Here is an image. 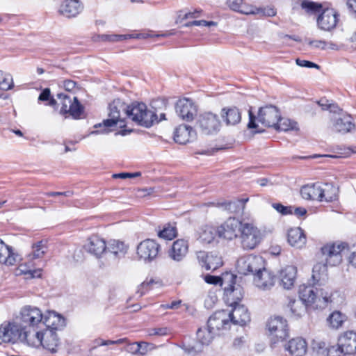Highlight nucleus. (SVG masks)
<instances>
[{
	"instance_id": "f257e3e1",
	"label": "nucleus",
	"mask_w": 356,
	"mask_h": 356,
	"mask_svg": "<svg viewBox=\"0 0 356 356\" xmlns=\"http://www.w3.org/2000/svg\"><path fill=\"white\" fill-rule=\"evenodd\" d=\"M108 118L103 121V125L107 129L127 127V120H131L134 124L146 128L151 127L156 120L154 112L147 109L142 102H134L127 104L120 99H115L108 105Z\"/></svg>"
},
{
	"instance_id": "f03ea898",
	"label": "nucleus",
	"mask_w": 356,
	"mask_h": 356,
	"mask_svg": "<svg viewBox=\"0 0 356 356\" xmlns=\"http://www.w3.org/2000/svg\"><path fill=\"white\" fill-rule=\"evenodd\" d=\"M298 292L300 300H290L288 304L292 315L297 318L305 314L307 307L321 309L332 302V293L327 287L318 289L302 284L300 286Z\"/></svg>"
},
{
	"instance_id": "7ed1b4c3",
	"label": "nucleus",
	"mask_w": 356,
	"mask_h": 356,
	"mask_svg": "<svg viewBox=\"0 0 356 356\" xmlns=\"http://www.w3.org/2000/svg\"><path fill=\"white\" fill-rule=\"evenodd\" d=\"M231 284L227 287H225V293L228 297V300L232 299L233 302L230 305L233 307L232 311L229 313V322L234 325H245L250 321V314L248 309L238 303L243 298L240 288H235L234 286L236 276L232 274L228 275Z\"/></svg>"
},
{
	"instance_id": "20e7f679",
	"label": "nucleus",
	"mask_w": 356,
	"mask_h": 356,
	"mask_svg": "<svg viewBox=\"0 0 356 356\" xmlns=\"http://www.w3.org/2000/svg\"><path fill=\"white\" fill-rule=\"evenodd\" d=\"M267 327L271 336L270 347L273 348L289 337L287 321L281 316L271 317L268 321Z\"/></svg>"
},
{
	"instance_id": "39448f33",
	"label": "nucleus",
	"mask_w": 356,
	"mask_h": 356,
	"mask_svg": "<svg viewBox=\"0 0 356 356\" xmlns=\"http://www.w3.org/2000/svg\"><path fill=\"white\" fill-rule=\"evenodd\" d=\"M262 234L261 231L252 223L243 222L240 231L241 247L243 250L254 249L261 242Z\"/></svg>"
},
{
	"instance_id": "423d86ee",
	"label": "nucleus",
	"mask_w": 356,
	"mask_h": 356,
	"mask_svg": "<svg viewBox=\"0 0 356 356\" xmlns=\"http://www.w3.org/2000/svg\"><path fill=\"white\" fill-rule=\"evenodd\" d=\"M265 261L261 256L250 254L237 260L236 269L239 274L247 275L255 273L264 268Z\"/></svg>"
},
{
	"instance_id": "0eeeda50",
	"label": "nucleus",
	"mask_w": 356,
	"mask_h": 356,
	"mask_svg": "<svg viewBox=\"0 0 356 356\" xmlns=\"http://www.w3.org/2000/svg\"><path fill=\"white\" fill-rule=\"evenodd\" d=\"M24 327L19 322H4L0 325V344L21 342Z\"/></svg>"
},
{
	"instance_id": "6e6552de",
	"label": "nucleus",
	"mask_w": 356,
	"mask_h": 356,
	"mask_svg": "<svg viewBox=\"0 0 356 356\" xmlns=\"http://www.w3.org/2000/svg\"><path fill=\"white\" fill-rule=\"evenodd\" d=\"M43 314L40 309L31 305L23 307L17 317L24 327H38L42 324Z\"/></svg>"
},
{
	"instance_id": "1a4fd4ad",
	"label": "nucleus",
	"mask_w": 356,
	"mask_h": 356,
	"mask_svg": "<svg viewBox=\"0 0 356 356\" xmlns=\"http://www.w3.org/2000/svg\"><path fill=\"white\" fill-rule=\"evenodd\" d=\"M197 124L200 131L205 135L216 134L221 127L219 117L211 112H206L200 115Z\"/></svg>"
},
{
	"instance_id": "9d476101",
	"label": "nucleus",
	"mask_w": 356,
	"mask_h": 356,
	"mask_svg": "<svg viewBox=\"0 0 356 356\" xmlns=\"http://www.w3.org/2000/svg\"><path fill=\"white\" fill-rule=\"evenodd\" d=\"M160 251L161 245L152 239L144 240L137 247V255L145 262H151L157 258Z\"/></svg>"
},
{
	"instance_id": "9b49d317",
	"label": "nucleus",
	"mask_w": 356,
	"mask_h": 356,
	"mask_svg": "<svg viewBox=\"0 0 356 356\" xmlns=\"http://www.w3.org/2000/svg\"><path fill=\"white\" fill-rule=\"evenodd\" d=\"M346 246L343 243L327 244L322 247V259L330 266H335L342 261V251Z\"/></svg>"
},
{
	"instance_id": "f8f14e48",
	"label": "nucleus",
	"mask_w": 356,
	"mask_h": 356,
	"mask_svg": "<svg viewBox=\"0 0 356 356\" xmlns=\"http://www.w3.org/2000/svg\"><path fill=\"white\" fill-rule=\"evenodd\" d=\"M339 17L338 12L334 8H323L317 17V26L322 31H331L336 28Z\"/></svg>"
},
{
	"instance_id": "ddd939ff",
	"label": "nucleus",
	"mask_w": 356,
	"mask_h": 356,
	"mask_svg": "<svg viewBox=\"0 0 356 356\" xmlns=\"http://www.w3.org/2000/svg\"><path fill=\"white\" fill-rule=\"evenodd\" d=\"M243 222L235 218H229L217 227L218 236L227 240H232L240 233Z\"/></svg>"
},
{
	"instance_id": "4468645a",
	"label": "nucleus",
	"mask_w": 356,
	"mask_h": 356,
	"mask_svg": "<svg viewBox=\"0 0 356 356\" xmlns=\"http://www.w3.org/2000/svg\"><path fill=\"white\" fill-rule=\"evenodd\" d=\"M280 111L276 106H266L259 110L257 120L265 127L274 128L280 120Z\"/></svg>"
},
{
	"instance_id": "2eb2a0df",
	"label": "nucleus",
	"mask_w": 356,
	"mask_h": 356,
	"mask_svg": "<svg viewBox=\"0 0 356 356\" xmlns=\"http://www.w3.org/2000/svg\"><path fill=\"white\" fill-rule=\"evenodd\" d=\"M175 111L178 116L186 122L192 121L197 113L196 106L188 99H179L176 104Z\"/></svg>"
},
{
	"instance_id": "dca6fc26",
	"label": "nucleus",
	"mask_w": 356,
	"mask_h": 356,
	"mask_svg": "<svg viewBox=\"0 0 356 356\" xmlns=\"http://www.w3.org/2000/svg\"><path fill=\"white\" fill-rule=\"evenodd\" d=\"M83 7L79 0H63L58 8V13L66 18L76 17Z\"/></svg>"
},
{
	"instance_id": "f3484780",
	"label": "nucleus",
	"mask_w": 356,
	"mask_h": 356,
	"mask_svg": "<svg viewBox=\"0 0 356 356\" xmlns=\"http://www.w3.org/2000/svg\"><path fill=\"white\" fill-rule=\"evenodd\" d=\"M197 259L202 267L207 270H215L222 265V259L216 252H197Z\"/></svg>"
},
{
	"instance_id": "a211bd4d",
	"label": "nucleus",
	"mask_w": 356,
	"mask_h": 356,
	"mask_svg": "<svg viewBox=\"0 0 356 356\" xmlns=\"http://www.w3.org/2000/svg\"><path fill=\"white\" fill-rule=\"evenodd\" d=\"M329 264H327L326 261L323 260L321 258V261L316 264L312 270V280L313 286L317 287L318 289H326V287L329 289V291L332 293L331 290L328 286L324 285V282L327 279V266Z\"/></svg>"
},
{
	"instance_id": "6ab92c4d",
	"label": "nucleus",
	"mask_w": 356,
	"mask_h": 356,
	"mask_svg": "<svg viewBox=\"0 0 356 356\" xmlns=\"http://www.w3.org/2000/svg\"><path fill=\"white\" fill-rule=\"evenodd\" d=\"M84 248L88 253L99 258L106 252L107 245L104 239L97 235H93L88 239V242L84 245Z\"/></svg>"
},
{
	"instance_id": "aec40b11",
	"label": "nucleus",
	"mask_w": 356,
	"mask_h": 356,
	"mask_svg": "<svg viewBox=\"0 0 356 356\" xmlns=\"http://www.w3.org/2000/svg\"><path fill=\"white\" fill-rule=\"evenodd\" d=\"M275 277L265 268L254 274V283L257 287L262 290L270 289L275 284Z\"/></svg>"
},
{
	"instance_id": "412c9836",
	"label": "nucleus",
	"mask_w": 356,
	"mask_h": 356,
	"mask_svg": "<svg viewBox=\"0 0 356 356\" xmlns=\"http://www.w3.org/2000/svg\"><path fill=\"white\" fill-rule=\"evenodd\" d=\"M284 350L291 356H304L307 351V343L302 337H295L284 344Z\"/></svg>"
},
{
	"instance_id": "4be33fe9",
	"label": "nucleus",
	"mask_w": 356,
	"mask_h": 356,
	"mask_svg": "<svg viewBox=\"0 0 356 356\" xmlns=\"http://www.w3.org/2000/svg\"><path fill=\"white\" fill-rule=\"evenodd\" d=\"M227 316V314L225 311L215 312L208 319L207 327L214 334L222 328H226L229 324V319Z\"/></svg>"
},
{
	"instance_id": "5701e85b",
	"label": "nucleus",
	"mask_w": 356,
	"mask_h": 356,
	"mask_svg": "<svg viewBox=\"0 0 356 356\" xmlns=\"http://www.w3.org/2000/svg\"><path fill=\"white\" fill-rule=\"evenodd\" d=\"M338 341L346 355L356 354V332L353 331L345 332L340 335Z\"/></svg>"
},
{
	"instance_id": "b1692460",
	"label": "nucleus",
	"mask_w": 356,
	"mask_h": 356,
	"mask_svg": "<svg viewBox=\"0 0 356 356\" xmlns=\"http://www.w3.org/2000/svg\"><path fill=\"white\" fill-rule=\"evenodd\" d=\"M188 250V241L184 239H177L172 243L168 255L172 260L179 262L186 256Z\"/></svg>"
},
{
	"instance_id": "393cba45",
	"label": "nucleus",
	"mask_w": 356,
	"mask_h": 356,
	"mask_svg": "<svg viewBox=\"0 0 356 356\" xmlns=\"http://www.w3.org/2000/svg\"><path fill=\"white\" fill-rule=\"evenodd\" d=\"M196 133L190 126L181 124L175 129L174 140L176 143L184 145L195 138Z\"/></svg>"
},
{
	"instance_id": "a878e982",
	"label": "nucleus",
	"mask_w": 356,
	"mask_h": 356,
	"mask_svg": "<svg viewBox=\"0 0 356 356\" xmlns=\"http://www.w3.org/2000/svg\"><path fill=\"white\" fill-rule=\"evenodd\" d=\"M355 129L352 118L348 115H341L333 120L332 130L340 134L350 132Z\"/></svg>"
},
{
	"instance_id": "bb28decb",
	"label": "nucleus",
	"mask_w": 356,
	"mask_h": 356,
	"mask_svg": "<svg viewBox=\"0 0 356 356\" xmlns=\"http://www.w3.org/2000/svg\"><path fill=\"white\" fill-rule=\"evenodd\" d=\"M59 345V339L56 331L52 330H45L41 336V344L44 348L48 350L51 353L57 352Z\"/></svg>"
},
{
	"instance_id": "cd10ccee",
	"label": "nucleus",
	"mask_w": 356,
	"mask_h": 356,
	"mask_svg": "<svg viewBox=\"0 0 356 356\" xmlns=\"http://www.w3.org/2000/svg\"><path fill=\"white\" fill-rule=\"evenodd\" d=\"M38 327H24L22 337V343L33 347H38L41 344L42 332L37 330Z\"/></svg>"
},
{
	"instance_id": "c85d7f7f",
	"label": "nucleus",
	"mask_w": 356,
	"mask_h": 356,
	"mask_svg": "<svg viewBox=\"0 0 356 356\" xmlns=\"http://www.w3.org/2000/svg\"><path fill=\"white\" fill-rule=\"evenodd\" d=\"M64 321V318L60 315L56 314L55 312L50 311L43 314L42 324L46 326V330L55 331L63 325Z\"/></svg>"
},
{
	"instance_id": "c756f323",
	"label": "nucleus",
	"mask_w": 356,
	"mask_h": 356,
	"mask_svg": "<svg viewBox=\"0 0 356 356\" xmlns=\"http://www.w3.org/2000/svg\"><path fill=\"white\" fill-rule=\"evenodd\" d=\"M321 183H315L303 186L300 189V194L303 199L307 200L321 201Z\"/></svg>"
},
{
	"instance_id": "7c9ffc66",
	"label": "nucleus",
	"mask_w": 356,
	"mask_h": 356,
	"mask_svg": "<svg viewBox=\"0 0 356 356\" xmlns=\"http://www.w3.org/2000/svg\"><path fill=\"white\" fill-rule=\"evenodd\" d=\"M306 236L300 227L291 228L288 232V241L297 248H302L306 243Z\"/></svg>"
},
{
	"instance_id": "2f4dec72",
	"label": "nucleus",
	"mask_w": 356,
	"mask_h": 356,
	"mask_svg": "<svg viewBox=\"0 0 356 356\" xmlns=\"http://www.w3.org/2000/svg\"><path fill=\"white\" fill-rule=\"evenodd\" d=\"M296 277V268L287 266L280 271V277L284 289H290L294 284Z\"/></svg>"
},
{
	"instance_id": "473e14b6",
	"label": "nucleus",
	"mask_w": 356,
	"mask_h": 356,
	"mask_svg": "<svg viewBox=\"0 0 356 356\" xmlns=\"http://www.w3.org/2000/svg\"><path fill=\"white\" fill-rule=\"evenodd\" d=\"M48 251L47 241L41 240L32 244V251L27 255V260L31 261L33 259H41Z\"/></svg>"
},
{
	"instance_id": "72a5a7b5",
	"label": "nucleus",
	"mask_w": 356,
	"mask_h": 356,
	"mask_svg": "<svg viewBox=\"0 0 356 356\" xmlns=\"http://www.w3.org/2000/svg\"><path fill=\"white\" fill-rule=\"evenodd\" d=\"M221 116L227 125H235L240 122L241 120V112L236 107L222 108Z\"/></svg>"
},
{
	"instance_id": "f704fd0d",
	"label": "nucleus",
	"mask_w": 356,
	"mask_h": 356,
	"mask_svg": "<svg viewBox=\"0 0 356 356\" xmlns=\"http://www.w3.org/2000/svg\"><path fill=\"white\" fill-rule=\"evenodd\" d=\"M218 236L217 228L212 225H203L198 231V239L203 243H211Z\"/></svg>"
},
{
	"instance_id": "c9c22d12",
	"label": "nucleus",
	"mask_w": 356,
	"mask_h": 356,
	"mask_svg": "<svg viewBox=\"0 0 356 356\" xmlns=\"http://www.w3.org/2000/svg\"><path fill=\"white\" fill-rule=\"evenodd\" d=\"M15 262L16 255L13 252L12 248L0 239V263L13 266Z\"/></svg>"
},
{
	"instance_id": "e433bc0d",
	"label": "nucleus",
	"mask_w": 356,
	"mask_h": 356,
	"mask_svg": "<svg viewBox=\"0 0 356 356\" xmlns=\"http://www.w3.org/2000/svg\"><path fill=\"white\" fill-rule=\"evenodd\" d=\"M321 191L322 194L320 202H332L337 199L338 189L332 184H321Z\"/></svg>"
},
{
	"instance_id": "4c0bfd02",
	"label": "nucleus",
	"mask_w": 356,
	"mask_h": 356,
	"mask_svg": "<svg viewBox=\"0 0 356 356\" xmlns=\"http://www.w3.org/2000/svg\"><path fill=\"white\" fill-rule=\"evenodd\" d=\"M300 7L308 15L318 13L323 9L322 3L311 0H300Z\"/></svg>"
},
{
	"instance_id": "58836bf2",
	"label": "nucleus",
	"mask_w": 356,
	"mask_h": 356,
	"mask_svg": "<svg viewBox=\"0 0 356 356\" xmlns=\"http://www.w3.org/2000/svg\"><path fill=\"white\" fill-rule=\"evenodd\" d=\"M127 250V246L124 242L120 241H111L108 246H107L106 252H109L115 257L124 255Z\"/></svg>"
},
{
	"instance_id": "ea45409f",
	"label": "nucleus",
	"mask_w": 356,
	"mask_h": 356,
	"mask_svg": "<svg viewBox=\"0 0 356 356\" xmlns=\"http://www.w3.org/2000/svg\"><path fill=\"white\" fill-rule=\"evenodd\" d=\"M202 13L201 9L195 8L193 10H188L186 9L178 11L176 19V24L183 23L184 20L188 19H195L200 17Z\"/></svg>"
},
{
	"instance_id": "a19ab883",
	"label": "nucleus",
	"mask_w": 356,
	"mask_h": 356,
	"mask_svg": "<svg viewBox=\"0 0 356 356\" xmlns=\"http://www.w3.org/2000/svg\"><path fill=\"white\" fill-rule=\"evenodd\" d=\"M248 201V198L238 199L234 201L229 202L225 204V209L229 210L231 213H242L245 209V203Z\"/></svg>"
},
{
	"instance_id": "79ce46f5",
	"label": "nucleus",
	"mask_w": 356,
	"mask_h": 356,
	"mask_svg": "<svg viewBox=\"0 0 356 356\" xmlns=\"http://www.w3.org/2000/svg\"><path fill=\"white\" fill-rule=\"evenodd\" d=\"M214 334L207 327H201L197 331V339L202 345H209Z\"/></svg>"
},
{
	"instance_id": "37998d69",
	"label": "nucleus",
	"mask_w": 356,
	"mask_h": 356,
	"mask_svg": "<svg viewBox=\"0 0 356 356\" xmlns=\"http://www.w3.org/2000/svg\"><path fill=\"white\" fill-rule=\"evenodd\" d=\"M346 317L340 312L335 311L332 312L328 317L327 321L332 328L338 329L342 326V324L346 321Z\"/></svg>"
},
{
	"instance_id": "c03bdc74",
	"label": "nucleus",
	"mask_w": 356,
	"mask_h": 356,
	"mask_svg": "<svg viewBox=\"0 0 356 356\" xmlns=\"http://www.w3.org/2000/svg\"><path fill=\"white\" fill-rule=\"evenodd\" d=\"M14 87L11 74L0 71V90H9Z\"/></svg>"
},
{
	"instance_id": "a18cd8bd",
	"label": "nucleus",
	"mask_w": 356,
	"mask_h": 356,
	"mask_svg": "<svg viewBox=\"0 0 356 356\" xmlns=\"http://www.w3.org/2000/svg\"><path fill=\"white\" fill-rule=\"evenodd\" d=\"M83 113V107L79 103L76 97H73V103L72 106L67 111V113L72 115L74 119L80 118L81 114Z\"/></svg>"
},
{
	"instance_id": "49530a36",
	"label": "nucleus",
	"mask_w": 356,
	"mask_h": 356,
	"mask_svg": "<svg viewBox=\"0 0 356 356\" xmlns=\"http://www.w3.org/2000/svg\"><path fill=\"white\" fill-rule=\"evenodd\" d=\"M146 333L149 337H164L171 334V329L168 327H154L148 328Z\"/></svg>"
},
{
	"instance_id": "de8ad7c7",
	"label": "nucleus",
	"mask_w": 356,
	"mask_h": 356,
	"mask_svg": "<svg viewBox=\"0 0 356 356\" xmlns=\"http://www.w3.org/2000/svg\"><path fill=\"white\" fill-rule=\"evenodd\" d=\"M57 97L60 100L62 105L60 113L67 114L68 109L72 106V104L73 103V97L65 93H58Z\"/></svg>"
},
{
	"instance_id": "09e8293b",
	"label": "nucleus",
	"mask_w": 356,
	"mask_h": 356,
	"mask_svg": "<svg viewBox=\"0 0 356 356\" xmlns=\"http://www.w3.org/2000/svg\"><path fill=\"white\" fill-rule=\"evenodd\" d=\"M158 236L164 239L172 240L177 236V229L175 226L168 225L159 232Z\"/></svg>"
},
{
	"instance_id": "8fccbe9b",
	"label": "nucleus",
	"mask_w": 356,
	"mask_h": 356,
	"mask_svg": "<svg viewBox=\"0 0 356 356\" xmlns=\"http://www.w3.org/2000/svg\"><path fill=\"white\" fill-rule=\"evenodd\" d=\"M294 128L293 124L289 120L282 118L280 115V120L277 124L275 125L274 129L277 131H286Z\"/></svg>"
},
{
	"instance_id": "3c124183",
	"label": "nucleus",
	"mask_w": 356,
	"mask_h": 356,
	"mask_svg": "<svg viewBox=\"0 0 356 356\" xmlns=\"http://www.w3.org/2000/svg\"><path fill=\"white\" fill-rule=\"evenodd\" d=\"M325 353L326 356H347L339 341L337 345L331 346L326 348Z\"/></svg>"
},
{
	"instance_id": "603ef678",
	"label": "nucleus",
	"mask_w": 356,
	"mask_h": 356,
	"mask_svg": "<svg viewBox=\"0 0 356 356\" xmlns=\"http://www.w3.org/2000/svg\"><path fill=\"white\" fill-rule=\"evenodd\" d=\"M131 35H107L103 34L99 36L101 40L102 41H108V42H118L123 40H127L128 38H131Z\"/></svg>"
},
{
	"instance_id": "864d4df0",
	"label": "nucleus",
	"mask_w": 356,
	"mask_h": 356,
	"mask_svg": "<svg viewBox=\"0 0 356 356\" xmlns=\"http://www.w3.org/2000/svg\"><path fill=\"white\" fill-rule=\"evenodd\" d=\"M316 104L321 108L322 110H330V112H337V110H339L337 106L329 103V101L326 99H321L316 102Z\"/></svg>"
},
{
	"instance_id": "5fc2aeb1",
	"label": "nucleus",
	"mask_w": 356,
	"mask_h": 356,
	"mask_svg": "<svg viewBox=\"0 0 356 356\" xmlns=\"http://www.w3.org/2000/svg\"><path fill=\"white\" fill-rule=\"evenodd\" d=\"M272 206L277 212L282 213V215L293 213V207H286L280 203H273Z\"/></svg>"
},
{
	"instance_id": "6e6d98bb",
	"label": "nucleus",
	"mask_w": 356,
	"mask_h": 356,
	"mask_svg": "<svg viewBox=\"0 0 356 356\" xmlns=\"http://www.w3.org/2000/svg\"><path fill=\"white\" fill-rule=\"evenodd\" d=\"M246 14H259L262 16L273 17L276 15V11L273 8H265L264 9H257V12L251 10L250 12H245Z\"/></svg>"
},
{
	"instance_id": "4d7b16f0",
	"label": "nucleus",
	"mask_w": 356,
	"mask_h": 356,
	"mask_svg": "<svg viewBox=\"0 0 356 356\" xmlns=\"http://www.w3.org/2000/svg\"><path fill=\"white\" fill-rule=\"evenodd\" d=\"M204 281L208 284H219L220 286H222L223 284V279H222L220 277L207 275L204 277Z\"/></svg>"
},
{
	"instance_id": "13d9d810",
	"label": "nucleus",
	"mask_w": 356,
	"mask_h": 356,
	"mask_svg": "<svg viewBox=\"0 0 356 356\" xmlns=\"http://www.w3.org/2000/svg\"><path fill=\"white\" fill-rule=\"evenodd\" d=\"M296 63L298 66L304 67H308V68H316L319 70L320 66L313 62L306 60H301L300 58H297L296 60Z\"/></svg>"
},
{
	"instance_id": "bf43d9fd",
	"label": "nucleus",
	"mask_w": 356,
	"mask_h": 356,
	"mask_svg": "<svg viewBox=\"0 0 356 356\" xmlns=\"http://www.w3.org/2000/svg\"><path fill=\"white\" fill-rule=\"evenodd\" d=\"M229 6L235 11L245 13L243 9V0H227Z\"/></svg>"
},
{
	"instance_id": "052dcab7",
	"label": "nucleus",
	"mask_w": 356,
	"mask_h": 356,
	"mask_svg": "<svg viewBox=\"0 0 356 356\" xmlns=\"http://www.w3.org/2000/svg\"><path fill=\"white\" fill-rule=\"evenodd\" d=\"M154 283V280L151 279L149 281H144L139 286L137 293H140L139 296L144 295L146 291L149 289L151 284Z\"/></svg>"
},
{
	"instance_id": "680f3d73",
	"label": "nucleus",
	"mask_w": 356,
	"mask_h": 356,
	"mask_svg": "<svg viewBox=\"0 0 356 356\" xmlns=\"http://www.w3.org/2000/svg\"><path fill=\"white\" fill-rule=\"evenodd\" d=\"M309 45L312 47L321 49H325L327 47V42L325 40H309Z\"/></svg>"
},
{
	"instance_id": "e2e57ef3",
	"label": "nucleus",
	"mask_w": 356,
	"mask_h": 356,
	"mask_svg": "<svg viewBox=\"0 0 356 356\" xmlns=\"http://www.w3.org/2000/svg\"><path fill=\"white\" fill-rule=\"evenodd\" d=\"M348 259L349 264L356 268V244H354L350 248Z\"/></svg>"
},
{
	"instance_id": "0e129e2a",
	"label": "nucleus",
	"mask_w": 356,
	"mask_h": 356,
	"mask_svg": "<svg viewBox=\"0 0 356 356\" xmlns=\"http://www.w3.org/2000/svg\"><path fill=\"white\" fill-rule=\"evenodd\" d=\"M151 346L150 343L145 342V341H140L138 342V355H145L148 350L149 347Z\"/></svg>"
},
{
	"instance_id": "69168bd1",
	"label": "nucleus",
	"mask_w": 356,
	"mask_h": 356,
	"mask_svg": "<svg viewBox=\"0 0 356 356\" xmlns=\"http://www.w3.org/2000/svg\"><path fill=\"white\" fill-rule=\"evenodd\" d=\"M313 348L316 350L319 353H325L326 352V344L324 341H318L314 343Z\"/></svg>"
},
{
	"instance_id": "338daca9",
	"label": "nucleus",
	"mask_w": 356,
	"mask_h": 356,
	"mask_svg": "<svg viewBox=\"0 0 356 356\" xmlns=\"http://www.w3.org/2000/svg\"><path fill=\"white\" fill-rule=\"evenodd\" d=\"M51 92L49 88H44L38 97V101L44 102L49 99Z\"/></svg>"
},
{
	"instance_id": "774afa93",
	"label": "nucleus",
	"mask_w": 356,
	"mask_h": 356,
	"mask_svg": "<svg viewBox=\"0 0 356 356\" xmlns=\"http://www.w3.org/2000/svg\"><path fill=\"white\" fill-rule=\"evenodd\" d=\"M346 5L356 17V0H347Z\"/></svg>"
}]
</instances>
